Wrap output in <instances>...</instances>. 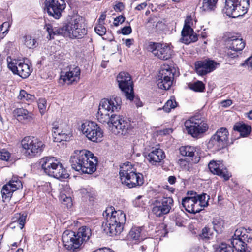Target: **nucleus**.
Wrapping results in <instances>:
<instances>
[{
  "instance_id": "5",
  "label": "nucleus",
  "mask_w": 252,
  "mask_h": 252,
  "mask_svg": "<svg viewBox=\"0 0 252 252\" xmlns=\"http://www.w3.org/2000/svg\"><path fill=\"white\" fill-rule=\"evenodd\" d=\"M119 175L122 184L128 188H135L144 183L143 175L137 172L130 162H126L120 167Z\"/></svg>"
},
{
  "instance_id": "54",
  "label": "nucleus",
  "mask_w": 252,
  "mask_h": 252,
  "mask_svg": "<svg viewBox=\"0 0 252 252\" xmlns=\"http://www.w3.org/2000/svg\"><path fill=\"white\" fill-rule=\"evenodd\" d=\"M232 104V101L230 99H227L221 102L222 106L224 107L230 106Z\"/></svg>"
},
{
  "instance_id": "49",
  "label": "nucleus",
  "mask_w": 252,
  "mask_h": 252,
  "mask_svg": "<svg viewBox=\"0 0 252 252\" xmlns=\"http://www.w3.org/2000/svg\"><path fill=\"white\" fill-rule=\"evenodd\" d=\"M211 235V233L210 232V229L208 227H204L202 230V233L200 234V236L202 238L207 239L210 238V236Z\"/></svg>"
},
{
  "instance_id": "10",
  "label": "nucleus",
  "mask_w": 252,
  "mask_h": 252,
  "mask_svg": "<svg viewBox=\"0 0 252 252\" xmlns=\"http://www.w3.org/2000/svg\"><path fill=\"white\" fill-rule=\"evenodd\" d=\"M249 0H225V13L236 18L244 15L249 7Z\"/></svg>"
},
{
  "instance_id": "3",
  "label": "nucleus",
  "mask_w": 252,
  "mask_h": 252,
  "mask_svg": "<svg viewBox=\"0 0 252 252\" xmlns=\"http://www.w3.org/2000/svg\"><path fill=\"white\" fill-rule=\"evenodd\" d=\"M91 235V229L86 226L80 227L76 232L66 230L62 234L63 243L66 249L74 251L87 242Z\"/></svg>"
},
{
  "instance_id": "11",
  "label": "nucleus",
  "mask_w": 252,
  "mask_h": 252,
  "mask_svg": "<svg viewBox=\"0 0 252 252\" xmlns=\"http://www.w3.org/2000/svg\"><path fill=\"white\" fill-rule=\"evenodd\" d=\"M228 136L229 132L227 128H219L210 138L207 144V148L214 152L220 150L226 146Z\"/></svg>"
},
{
  "instance_id": "28",
  "label": "nucleus",
  "mask_w": 252,
  "mask_h": 252,
  "mask_svg": "<svg viewBox=\"0 0 252 252\" xmlns=\"http://www.w3.org/2000/svg\"><path fill=\"white\" fill-rule=\"evenodd\" d=\"M143 233V227L134 226L130 230L128 237V239L132 241H141L145 239Z\"/></svg>"
},
{
  "instance_id": "24",
  "label": "nucleus",
  "mask_w": 252,
  "mask_h": 252,
  "mask_svg": "<svg viewBox=\"0 0 252 252\" xmlns=\"http://www.w3.org/2000/svg\"><path fill=\"white\" fill-rule=\"evenodd\" d=\"M53 137L56 142L62 141H68L70 137L69 131L62 129V127L58 122H54L52 124Z\"/></svg>"
},
{
  "instance_id": "43",
  "label": "nucleus",
  "mask_w": 252,
  "mask_h": 252,
  "mask_svg": "<svg viewBox=\"0 0 252 252\" xmlns=\"http://www.w3.org/2000/svg\"><path fill=\"white\" fill-rule=\"evenodd\" d=\"M38 107L41 114L43 115L46 111V100L45 98H39L38 100Z\"/></svg>"
},
{
  "instance_id": "14",
  "label": "nucleus",
  "mask_w": 252,
  "mask_h": 252,
  "mask_svg": "<svg viewBox=\"0 0 252 252\" xmlns=\"http://www.w3.org/2000/svg\"><path fill=\"white\" fill-rule=\"evenodd\" d=\"M184 125L188 133L194 138L198 137L207 131L209 128L205 121L195 118L186 120Z\"/></svg>"
},
{
  "instance_id": "56",
  "label": "nucleus",
  "mask_w": 252,
  "mask_h": 252,
  "mask_svg": "<svg viewBox=\"0 0 252 252\" xmlns=\"http://www.w3.org/2000/svg\"><path fill=\"white\" fill-rule=\"evenodd\" d=\"M132 100H134V103H135L137 107H141L142 106V103L141 101H140L139 98H135L134 97V98Z\"/></svg>"
},
{
  "instance_id": "23",
  "label": "nucleus",
  "mask_w": 252,
  "mask_h": 252,
  "mask_svg": "<svg viewBox=\"0 0 252 252\" xmlns=\"http://www.w3.org/2000/svg\"><path fill=\"white\" fill-rule=\"evenodd\" d=\"M80 69L78 67H69L66 69V71L61 72V79L68 84L72 83L79 79Z\"/></svg>"
},
{
  "instance_id": "52",
  "label": "nucleus",
  "mask_w": 252,
  "mask_h": 252,
  "mask_svg": "<svg viewBox=\"0 0 252 252\" xmlns=\"http://www.w3.org/2000/svg\"><path fill=\"white\" fill-rule=\"evenodd\" d=\"M122 40L123 41V43L125 44L128 48H130V46L133 44L134 42L133 39H123Z\"/></svg>"
},
{
  "instance_id": "61",
  "label": "nucleus",
  "mask_w": 252,
  "mask_h": 252,
  "mask_svg": "<svg viewBox=\"0 0 252 252\" xmlns=\"http://www.w3.org/2000/svg\"><path fill=\"white\" fill-rule=\"evenodd\" d=\"M106 65H107V62H106L103 61V62H102L101 63V66L103 68H106Z\"/></svg>"
},
{
  "instance_id": "16",
  "label": "nucleus",
  "mask_w": 252,
  "mask_h": 252,
  "mask_svg": "<svg viewBox=\"0 0 252 252\" xmlns=\"http://www.w3.org/2000/svg\"><path fill=\"white\" fill-rule=\"evenodd\" d=\"M173 205L174 201L172 197H163L161 200L155 201L152 212L156 216L160 217L169 213Z\"/></svg>"
},
{
  "instance_id": "40",
  "label": "nucleus",
  "mask_w": 252,
  "mask_h": 252,
  "mask_svg": "<svg viewBox=\"0 0 252 252\" xmlns=\"http://www.w3.org/2000/svg\"><path fill=\"white\" fill-rule=\"evenodd\" d=\"M60 199L62 203L64 205L67 209H69L72 208L73 203L70 197H68L64 194H61L60 195Z\"/></svg>"
},
{
  "instance_id": "36",
  "label": "nucleus",
  "mask_w": 252,
  "mask_h": 252,
  "mask_svg": "<svg viewBox=\"0 0 252 252\" xmlns=\"http://www.w3.org/2000/svg\"><path fill=\"white\" fill-rule=\"evenodd\" d=\"M177 105V102L176 101L175 98L173 97L168 100L162 108H159L158 110L163 109L165 112L168 113L172 109L175 108Z\"/></svg>"
},
{
  "instance_id": "35",
  "label": "nucleus",
  "mask_w": 252,
  "mask_h": 252,
  "mask_svg": "<svg viewBox=\"0 0 252 252\" xmlns=\"http://www.w3.org/2000/svg\"><path fill=\"white\" fill-rule=\"evenodd\" d=\"M180 153L183 156L193 157L194 156L195 148L191 146H182L179 149Z\"/></svg>"
},
{
  "instance_id": "46",
  "label": "nucleus",
  "mask_w": 252,
  "mask_h": 252,
  "mask_svg": "<svg viewBox=\"0 0 252 252\" xmlns=\"http://www.w3.org/2000/svg\"><path fill=\"white\" fill-rule=\"evenodd\" d=\"M94 31L97 34L102 36L106 33V29L102 24H99L94 28Z\"/></svg>"
},
{
  "instance_id": "18",
  "label": "nucleus",
  "mask_w": 252,
  "mask_h": 252,
  "mask_svg": "<svg viewBox=\"0 0 252 252\" xmlns=\"http://www.w3.org/2000/svg\"><path fill=\"white\" fill-rule=\"evenodd\" d=\"M45 4L49 15L56 19L61 17L66 6L64 0H46Z\"/></svg>"
},
{
  "instance_id": "64",
  "label": "nucleus",
  "mask_w": 252,
  "mask_h": 252,
  "mask_svg": "<svg viewBox=\"0 0 252 252\" xmlns=\"http://www.w3.org/2000/svg\"><path fill=\"white\" fill-rule=\"evenodd\" d=\"M199 161V158H195L194 160H193V162L194 163H197Z\"/></svg>"
},
{
  "instance_id": "9",
  "label": "nucleus",
  "mask_w": 252,
  "mask_h": 252,
  "mask_svg": "<svg viewBox=\"0 0 252 252\" xmlns=\"http://www.w3.org/2000/svg\"><path fill=\"white\" fill-rule=\"evenodd\" d=\"M65 36L70 38L81 39L87 33V29L83 25V19L81 17H78L64 26Z\"/></svg>"
},
{
  "instance_id": "57",
  "label": "nucleus",
  "mask_w": 252,
  "mask_h": 252,
  "mask_svg": "<svg viewBox=\"0 0 252 252\" xmlns=\"http://www.w3.org/2000/svg\"><path fill=\"white\" fill-rule=\"evenodd\" d=\"M176 180V178L175 176H170L168 177V182L171 184H173L175 183Z\"/></svg>"
},
{
  "instance_id": "17",
  "label": "nucleus",
  "mask_w": 252,
  "mask_h": 252,
  "mask_svg": "<svg viewBox=\"0 0 252 252\" xmlns=\"http://www.w3.org/2000/svg\"><path fill=\"white\" fill-rule=\"evenodd\" d=\"M174 73L169 66H164L161 68L158 75L157 84L159 88L168 90L173 84Z\"/></svg>"
},
{
  "instance_id": "2",
  "label": "nucleus",
  "mask_w": 252,
  "mask_h": 252,
  "mask_svg": "<svg viewBox=\"0 0 252 252\" xmlns=\"http://www.w3.org/2000/svg\"><path fill=\"white\" fill-rule=\"evenodd\" d=\"M72 169L85 174H92L96 169L97 158L87 150H75L70 158Z\"/></svg>"
},
{
  "instance_id": "33",
  "label": "nucleus",
  "mask_w": 252,
  "mask_h": 252,
  "mask_svg": "<svg viewBox=\"0 0 252 252\" xmlns=\"http://www.w3.org/2000/svg\"><path fill=\"white\" fill-rule=\"evenodd\" d=\"M218 1V0H203L201 7L202 11L206 12L214 11Z\"/></svg>"
},
{
  "instance_id": "47",
  "label": "nucleus",
  "mask_w": 252,
  "mask_h": 252,
  "mask_svg": "<svg viewBox=\"0 0 252 252\" xmlns=\"http://www.w3.org/2000/svg\"><path fill=\"white\" fill-rule=\"evenodd\" d=\"M10 157V154L5 149L0 150V159L8 161Z\"/></svg>"
},
{
  "instance_id": "19",
  "label": "nucleus",
  "mask_w": 252,
  "mask_h": 252,
  "mask_svg": "<svg viewBox=\"0 0 252 252\" xmlns=\"http://www.w3.org/2000/svg\"><path fill=\"white\" fill-rule=\"evenodd\" d=\"M219 63L209 59L197 61L195 62V70L200 76H204L214 70Z\"/></svg>"
},
{
  "instance_id": "37",
  "label": "nucleus",
  "mask_w": 252,
  "mask_h": 252,
  "mask_svg": "<svg viewBox=\"0 0 252 252\" xmlns=\"http://www.w3.org/2000/svg\"><path fill=\"white\" fill-rule=\"evenodd\" d=\"M27 214L26 213H19L15 214V217L13 218L14 222H16L19 224V226L21 229L24 227Z\"/></svg>"
},
{
  "instance_id": "26",
  "label": "nucleus",
  "mask_w": 252,
  "mask_h": 252,
  "mask_svg": "<svg viewBox=\"0 0 252 252\" xmlns=\"http://www.w3.org/2000/svg\"><path fill=\"white\" fill-rule=\"evenodd\" d=\"M165 158L164 152L160 148H152V150L146 156V158L152 165H156Z\"/></svg>"
},
{
  "instance_id": "51",
  "label": "nucleus",
  "mask_w": 252,
  "mask_h": 252,
  "mask_svg": "<svg viewBox=\"0 0 252 252\" xmlns=\"http://www.w3.org/2000/svg\"><path fill=\"white\" fill-rule=\"evenodd\" d=\"M132 32L130 26H125L121 29V33L124 35H128Z\"/></svg>"
},
{
  "instance_id": "58",
  "label": "nucleus",
  "mask_w": 252,
  "mask_h": 252,
  "mask_svg": "<svg viewBox=\"0 0 252 252\" xmlns=\"http://www.w3.org/2000/svg\"><path fill=\"white\" fill-rule=\"evenodd\" d=\"M106 18V15L104 14H101L98 19V21L99 24H101V22H103Z\"/></svg>"
},
{
  "instance_id": "45",
  "label": "nucleus",
  "mask_w": 252,
  "mask_h": 252,
  "mask_svg": "<svg viewBox=\"0 0 252 252\" xmlns=\"http://www.w3.org/2000/svg\"><path fill=\"white\" fill-rule=\"evenodd\" d=\"M213 229L217 232H220L222 231V221L218 219H214L212 221Z\"/></svg>"
},
{
  "instance_id": "4",
  "label": "nucleus",
  "mask_w": 252,
  "mask_h": 252,
  "mask_svg": "<svg viewBox=\"0 0 252 252\" xmlns=\"http://www.w3.org/2000/svg\"><path fill=\"white\" fill-rule=\"evenodd\" d=\"M106 220L104 230L111 235L120 234L126 220V215L121 210L115 211L113 207L107 208L103 213Z\"/></svg>"
},
{
  "instance_id": "20",
  "label": "nucleus",
  "mask_w": 252,
  "mask_h": 252,
  "mask_svg": "<svg viewBox=\"0 0 252 252\" xmlns=\"http://www.w3.org/2000/svg\"><path fill=\"white\" fill-rule=\"evenodd\" d=\"M197 193L193 190L187 192V196L182 200V204L184 209L190 213L195 214L201 211L200 207H198L196 203V196Z\"/></svg>"
},
{
  "instance_id": "41",
  "label": "nucleus",
  "mask_w": 252,
  "mask_h": 252,
  "mask_svg": "<svg viewBox=\"0 0 252 252\" xmlns=\"http://www.w3.org/2000/svg\"><path fill=\"white\" fill-rule=\"evenodd\" d=\"M234 249L233 246L228 245L225 243H222L217 248L215 252H233Z\"/></svg>"
},
{
  "instance_id": "1",
  "label": "nucleus",
  "mask_w": 252,
  "mask_h": 252,
  "mask_svg": "<svg viewBox=\"0 0 252 252\" xmlns=\"http://www.w3.org/2000/svg\"><path fill=\"white\" fill-rule=\"evenodd\" d=\"M121 105V98L118 96L114 95L109 99H102L99 103L96 117L99 122L107 124L113 134L126 135L132 128L130 121L119 115L110 116V113L118 112Z\"/></svg>"
},
{
  "instance_id": "62",
  "label": "nucleus",
  "mask_w": 252,
  "mask_h": 252,
  "mask_svg": "<svg viewBox=\"0 0 252 252\" xmlns=\"http://www.w3.org/2000/svg\"><path fill=\"white\" fill-rule=\"evenodd\" d=\"M103 251L105 252H114L113 251H112V250L110 249H108V248H105V249H103Z\"/></svg>"
},
{
  "instance_id": "39",
  "label": "nucleus",
  "mask_w": 252,
  "mask_h": 252,
  "mask_svg": "<svg viewBox=\"0 0 252 252\" xmlns=\"http://www.w3.org/2000/svg\"><path fill=\"white\" fill-rule=\"evenodd\" d=\"M18 98L22 101H32L34 99V96L28 94L25 90H21L20 91Z\"/></svg>"
},
{
  "instance_id": "60",
  "label": "nucleus",
  "mask_w": 252,
  "mask_h": 252,
  "mask_svg": "<svg viewBox=\"0 0 252 252\" xmlns=\"http://www.w3.org/2000/svg\"><path fill=\"white\" fill-rule=\"evenodd\" d=\"M247 117L250 120H252V110L248 113Z\"/></svg>"
},
{
  "instance_id": "15",
  "label": "nucleus",
  "mask_w": 252,
  "mask_h": 252,
  "mask_svg": "<svg viewBox=\"0 0 252 252\" xmlns=\"http://www.w3.org/2000/svg\"><path fill=\"white\" fill-rule=\"evenodd\" d=\"M118 85L127 99L132 101L134 98L133 81L130 75L126 72H120L117 77Z\"/></svg>"
},
{
  "instance_id": "48",
  "label": "nucleus",
  "mask_w": 252,
  "mask_h": 252,
  "mask_svg": "<svg viewBox=\"0 0 252 252\" xmlns=\"http://www.w3.org/2000/svg\"><path fill=\"white\" fill-rule=\"evenodd\" d=\"M20 61L11 62L8 63V67L12 71L14 74L17 73L18 63Z\"/></svg>"
},
{
  "instance_id": "6",
  "label": "nucleus",
  "mask_w": 252,
  "mask_h": 252,
  "mask_svg": "<svg viewBox=\"0 0 252 252\" xmlns=\"http://www.w3.org/2000/svg\"><path fill=\"white\" fill-rule=\"evenodd\" d=\"M39 165L47 175L58 179H64L69 175L60 161L53 157H45L39 160Z\"/></svg>"
},
{
  "instance_id": "53",
  "label": "nucleus",
  "mask_w": 252,
  "mask_h": 252,
  "mask_svg": "<svg viewBox=\"0 0 252 252\" xmlns=\"http://www.w3.org/2000/svg\"><path fill=\"white\" fill-rule=\"evenodd\" d=\"M242 65H247L249 67L252 68V55L247 59L245 63L242 64Z\"/></svg>"
},
{
  "instance_id": "55",
  "label": "nucleus",
  "mask_w": 252,
  "mask_h": 252,
  "mask_svg": "<svg viewBox=\"0 0 252 252\" xmlns=\"http://www.w3.org/2000/svg\"><path fill=\"white\" fill-rule=\"evenodd\" d=\"M147 5V3L146 2H143L141 4H138L136 7L135 9L137 10H141L144 9Z\"/></svg>"
},
{
  "instance_id": "7",
  "label": "nucleus",
  "mask_w": 252,
  "mask_h": 252,
  "mask_svg": "<svg viewBox=\"0 0 252 252\" xmlns=\"http://www.w3.org/2000/svg\"><path fill=\"white\" fill-rule=\"evenodd\" d=\"M252 241V231L251 234L247 233L244 228L241 227L235 230L231 244L236 252H251V248L247 246L245 241L250 243Z\"/></svg>"
},
{
  "instance_id": "38",
  "label": "nucleus",
  "mask_w": 252,
  "mask_h": 252,
  "mask_svg": "<svg viewBox=\"0 0 252 252\" xmlns=\"http://www.w3.org/2000/svg\"><path fill=\"white\" fill-rule=\"evenodd\" d=\"M189 87L191 90L195 92H203L205 90V85L200 81L190 83L189 85Z\"/></svg>"
},
{
  "instance_id": "21",
  "label": "nucleus",
  "mask_w": 252,
  "mask_h": 252,
  "mask_svg": "<svg viewBox=\"0 0 252 252\" xmlns=\"http://www.w3.org/2000/svg\"><path fill=\"white\" fill-rule=\"evenodd\" d=\"M208 168L214 174H216L227 181L231 176V174L227 169L222 165V163L219 161L218 162L212 160L208 164Z\"/></svg>"
},
{
  "instance_id": "63",
  "label": "nucleus",
  "mask_w": 252,
  "mask_h": 252,
  "mask_svg": "<svg viewBox=\"0 0 252 252\" xmlns=\"http://www.w3.org/2000/svg\"><path fill=\"white\" fill-rule=\"evenodd\" d=\"M245 230H246L247 233L249 234H251L252 231V229L249 227H248V228H245Z\"/></svg>"
},
{
  "instance_id": "8",
  "label": "nucleus",
  "mask_w": 252,
  "mask_h": 252,
  "mask_svg": "<svg viewBox=\"0 0 252 252\" xmlns=\"http://www.w3.org/2000/svg\"><path fill=\"white\" fill-rule=\"evenodd\" d=\"M22 152L28 158H32L40 154L43 150L44 144L33 137H25L21 141Z\"/></svg>"
},
{
  "instance_id": "27",
  "label": "nucleus",
  "mask_w": 252,
  "mask_h": 252,
  "mask_svg": "<svg viewBox=\"0 0 252 252\" xmlns=\"http://www.w3.org/2000/svg\"><path fill=\"white\" fill-rule=\"evenodd\" d=\"M226 42L229 48L235 52L242 51L245 46V43L242 38H238L235 36L228 37Z\"/></svg>"
},
{
  "instance_id": "12",
  "label": "nucleus",
  "mask_w": 252,
  "mask_h": 252,
  "mask_svg": "<svg viewBox=\"0 0 252 252\" xmlns=\"http://www.w3.org/2000/svg\"><path fill=\"white\" fill-rule=\"evenodd\" d=\"M81 130L89 140L93 142H99L102 140L103 131L94 122L86 121L81 124Z\"/></svg>"
},
{
  "instance_id": "42",
  "label": "nucleus",
  "mask_w": 252,
  "mask_h": 252,
  "mask_svg": "<svg viewBox=\"0 0 252 252\" xmlns=\"http://www.w3.org/2000/svg\"><path fill=\"white\" fill-rule=\"evenodd\" d=\"M36 40L30 35H26L25 36V44L30 48H33L36 47Z\"/></svg>"
},
{
  "instance_id": "44",
  "label": "nucleus",
  "mask_w": 252,
  "mask_h": 252,
  "mask_svg": "<svg viewBox=\"0 0 252 252\" xmlns=\"http://www.w3.org/2000/svg\"><path fill=\"white\" fill-rule=\"evenodd\" d=\"M15 190H1V194L3 201H9Z\"/></svg>"
},
{
  "instance_id": "59",
  "label": "nucleus",
  "mask_w": 252,
  "mask_h": 252,
  "mask_svg": "<svg viewBox=\"0 0 252 252\" xmlns=\"http://www.w3.org/2000/svg\"><path fill=\"white\" fill-rule=\"evenodd\" d=\"M122 6H123L122 4L121 3H119L118 4H116L115 5V10L118 9L119 10H121V7H122Z\"/></svg>"
},
{
  "instance_id": "25",
  "label": "nucleus",
  "mask_w": 252,
  "mask_h": 252,
  "mask_svg": "<svg viewBox=\"0 0 252 252\" xmlns=\"http://www.w3.org/2000/svg\"><path fill=\"white\" fill-rule=\"evenodd\" d=\"M13 114L18 121L24 124L32 122L34 118L32 112L23 108H16L13 111Z\"/></svg>"
},
{
  "instance_id": "50",
  "label": "nucleus",
  "mask_w": 252,
  "mask_h": 252,
  "mask_svg": "<svg viewBox=\"0 0 252 252\" xmlns=\"http://www.w3.org/2000/svg\"><path fill=\"white\" fill-rule=\"evenodd\" d=\"M125 17L122 15L119 16L114 19L113 24L115 26H118L119 24H122L125 21Z\"/></svg>"
},
{
  "instance_id": "34",
  "label": "nucleus",
  "mask_w": 252,
  "mask_h": 252,
  "mask_svg": "<svg viewBox=\"0 0 252 252\" xmlns=\"http://www.w3.org/2000/svg\"><path fill=\"white\" fill-rule=\"evenodd\" d=\"M198 207H200L201 210L204 207L208 205V200L210 199L209 196L206 193L197 194L195 197Z\"/></svg>"
},
{
  "instance_id": "32",
  "label": "nucleus",
  "mask_w": 252,
  "mask_h": 252,
  "mask_svg": "<svg viewBox=\"0 0 252 252\" xmlns=\"http://www.w3.org/2000/svg\"><path fill=\"white\" fill-rule=\"evenodd\" d=\"M23 188L21 181L16 177H14L6 184L4 185L2 189H9L14 188L15 189H21Z\"/></svg>"
},
{
  "instance_id": "22",
  "label": "nucleus",
  "mask_w": 252,
  "mask_h": 252,
  "mask_svg": "<svg viewBox=\"0 0 252 252\" xmlns=\"http://www.w3.org/2000/svg\"><path fill=\"white\" fill-rule=\"evenodd\" d=\"M181 36L180 41L185 44L195 42L198 40L197 34L194 33L193 29L188 24L186 20L182 30Z\"/></svg>"
},
{
  "instance_id": "13",
  "label": "nucleus",
  "mask_w": 252,
  "mask_h": 252,
  "mask_svg": "<svg viewBox=\"0 0 252 252\" xmlns=\"http://www.w3.org/2000/svg\"><path fill=\"white\" fill-rule=\"evenodd\" d=\"M147 49L155 57L162 60L170 59L173 53L171 44L164 43L149 42Z\"/></svg>"
},
{
  "instance_id": "30",
  "label": "nucleus",
  "mask_w": 252,
  "mask_h": 252,
  "mask_svg": "<svg viewBox=\"0 0 252 252\" xmlns=\"http://www.w3.org/2000/svg\"><path fill=\"white\" fill-rule=\"evenodd\" d=\"M233 130L239 132L242 137L248 136L251 131V127L249 125L244 123H237L233 126Z\"/></svg>"
},
{
  "instance_id": "29",
  "label": "nucleus",
  "mask_w": 252,
  "mask_h": 252,
  "mask_svg": "<svg viewBox=\"0 0 252 252\" xmlns=\"http://www.w3.org/2000/svg\"><path fill=\"white\" fill-rule=\"evenodd\" d=\"M17 64L18 69L16 74L23 78L29 77L32 70L31 65L21 61H20Z\"/></svg>"
},
{
  "instance_id": "31",
  "label": "nucleus",
  "mask_w": 252,
  "mask_h": 252,
  "mask_svg": "<svg viewBox=\"0 0 252 252\" xmlns=\"http://www.w3.org/2000/svg\"><path fill=\"white\" fill-rule=\"evenodd\" d=\"M45 27L46 31L48 32L50 39L53 38L54 36L56 35H62L64 36V26L59 28L56 27L53 28L51 24H46Z\"/></svg>"
}]
</instances>
